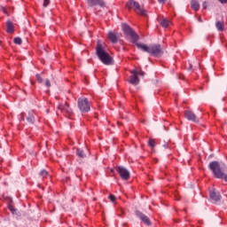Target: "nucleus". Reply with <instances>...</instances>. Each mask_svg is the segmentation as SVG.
I'll use <instances>...</instances> for the list:
<instances>
[{
    "label": "nucleus",
    "instance_id": "f257e3e1",
    "mask_svg": "<svg viewBox=\"0 0 227 227\" xmlns=\"http://www.w3.org/2000/svg\"><path fill=\"white\" fill-rule=\"evenodd\" d=\"M137 49L143 51L144 52H147L150 56H155L159 58V56H162V49H160V45L159 44H152L150 46L145 43H137Z\"/></svg>",
    "mask_w": 227,
    "mask_h": 227
},
{
    "label": "nucleus",
    "instance_id": "f03ea898",
    "mask_svg": "<svg viewBox=\"0 0 227 227\" xmlns=\"http://www.w3.org/2000/svg\"><path fill=\"white\" fill-rule=\"evenodd\" d=\"M97 56L99 58L100 61L104 63V65H113V58L107 53V51H104V48L100 44H98L96 48Z\"/></svg>",
    "mask_w": 227,
    "mask_h": 227
},
{
    "label": "nucleus",
    "instance_id": "7ed1b4c3",
    "mask_svg": "<svg viewBox=\"0 0 227 227\" xmlns=\"http://www.w3.org/2000/svg\"><path fill=\"white\" fill-rule=\"evenodd\" d=\"M122 31L126 35L128 38L130 39L131 43H137V40H139V35L130 27V26L127 24H122Z\"/></svg>",
    "mask_w": 227,
    "mask_h": 227
},
{
    "label": "nucleus",
    "instance_id": "20e7f679",
    "mask_svg": "<svg viewBox=\"0 0 227 227\" xmlns=\"http://www.w3.org/2000/svg\"><path fill=\"white\" fill-rule=\"evenodd\" d=\"M209 169L213 171L215 178H223L227 182V175H224L223 172L221 171V165L217 161H212L209 163Z\"/></svg>",
    "mask_w": 227,
    "mask_h": 227
},
{
    "label": "nucleus",
    "instance_id": "39448f33",
    "mask_svg": "<svg viewBox=\"0 0 227 227\" xmlns=\"http://www.w3.org/2000/svg\"><path fill=\"white\" fill-rule=\"evenodd\" d=\"M126 7L128 10H134L137 13V15H143V17H146V10H145L139 3L130 0L126 4Z\"/></svg>",
    "mask_w": 227,
    "mask_h": 227
},
{
    "label": "nucleus",
    "instance_id": "423d86ee",
    "mask_svg": "<svg viewBox=\"0 0 227 227\" xmlns=\"http://www.w3.org/2000/svg\"><path fill=\"white\" fill-rule=\"evenodd\" d=\"M130 74L131 75L129 76V82L134 86H137V84H139L138 75H141L142 77L145 76V71L143 70L133 69L130 71Z\"/></svg>",
    "mask_w": 227,
    "mask_h": 227
},
{
    "label": "nucleus",
    "instance_id": "0eeeda50",
    "mask_svg": "<svg viewBox=\"0 0 227 227\" xmlns=\"http://www.w3.org/2000/svg\"><path fill=\"white\" fill-rule=\"evenodd\" d=\"M78 107L81 111V113H90V101L88 98H80L78 99Z\"/></svg>",
    "mask_w": 227,
    "mask_h": 227
},
{
    "label": "nucleus",
    "instance_id": "6e6552de",
    "mask_svg": "<svg viewBox=\"0 0 227 227\" xmlns=\"http://www.w3.org/2000/svg\"><path fill=\"white\" fill-rule=\"evenodd\" d=\"M58 111H60V113L66 116H72L73 114L72 108H70V106H68L67 103L59 104L58 106Z\"/></svg>",
    "mask_w": 227,
    "mask_h": 227
},
{
    "label": "nucleus",
    "instance_id": "1a4fd4ad",
    "mask_svg": "<svg viewBox=\"0 0 227 227\" xmlns=\"http://www.w3.org/2000/svg\"><path fill=\"white\" fill-rule=\"evenodd\" d=\"M117 171L122 180H129V178H130V172H129L127 168L123 167H118Z\"/></svg>",
    "mask_w": 227,
    "mask_h": 227
},
{
    "label": "nucleus",
    "instance_id": "9d476101",
    "mask_svg": "<svg viewBox=\"0 0 227 227\" xmlns=\"http://www.w3.org/2000/svg\"><path fill=\"white\" fill-rule=\"evenodd\" d=\"M136 215H137V217H139L140 220L142 221V223H144V224H145L146 226H150V224H152V222L150 221V218H148V216H146L142 212L136 211Z\"/></svg>",
    "mask_w": 227,
    "mask_h": 227
},
{
    "label": "nucleus",
    "instance_id": "9b49d317",
    "mask_svg": "<svg viewBox=\"0 0 227 227\" xmlns=\"http://www.w3.org/2000/svg\"><path fill=\"white\" fill-rule=\"evenodd\" d=\"M184 117L190 121H194L195 123H198V121H200V120L192 111H185Z\"/></svg>",
    "mask_w": 227,
    "mask_h": 227
},
{
    "label": "nucleus",
    "instance_id": "f8f14e48",
    "mask_svg": "<svg viewBox=\"0 0 227 227\" xmlns=\"http://www.w3.org/2000/svg\"><path fill=\"white\" fill-rule=\"evenodd\" d=\"M209 196L213 201H219L221 200V194L215 189L210 190Z\"/></svg>",
    "mask_w": 227,
    "mask_h": 227
},
{
    "label": "nucleus",
    "instance_id": "ddd939ff",
    "mask_svg": "<svg viewBox=\"0 0 227 227\" xmlns=\"http://www.w3.org/2000/svg\"><path fill=\"white\" fill-rule=\"evenodd\" d=\"M89 6H101V8H104L106 6V3H104V0H88L87 1Z\"/></svg>",
    "mask_w": 227,
    "mask_h": 227
},
{
    "label": "nucleus",
    "instance_id": "4468645a",
    "mask_svg": "<svg viewBox=\"0 0 227 227\" xmlns=\"http://www.w3.org/2000/svg\"><path fill=\"white\" fill-rule=\"evenodd\" d=\"M191 8L194 12H198V10H200V2H198V0H192Z\"/></svg>",
    "mask_w": 227,
    "mask_h": 227
},
{
    "label": "nucleus",
    "instance_id": "2eb2a0df",
    "mask_svg": "<svg viewBox=\"0 0 227 227\" xmlns=\"http://www.w3.org/2000/svg\"><path fill=\"white\" fill-rule=\"evenodd\" d=\"M108 38L112 43H116L118 42V36L114 32L108 33Z\"/></svg>",
    "mask_w": 227,
    "mask_h": 227
},
{
    "label": "nucleus",
    "instance_id": "dca6fc26",
    "mask_svg": "<svg viewBox=\"0 0 227 227\" xmlns=\"http://www.w3.org/2000/svg\"><path fill=\"white\" fill-rule=\"evenodd\" d=\"M27 121H28V123H31V124L35 123V112L33 111L28 112Z\"/></svg>",
    "mask_w": 227,
    "mask_h": 227
},
{
    "label": "nucleus",
    "instance_id": "f3484780",
    "mask_svg": "<svg viewBox=\"0 0 227 227\" xmlns=\"http://www.w3.org/2000/svg\"><path fill=\"white\" fill-rule=\"evenodd\" d=\"M160 26H162L163 27H169V26H171V21L166 18H163L160 21Z\"/></svg>",
    "mask_w": 227,
    "mask_h": 227
},
{
    "label": "nucleus",
    "instance_id": "a211bd4d",
    "mask_svg": "<svg viewBox=\"0 0 227 227\" xmlns=\"http://www.w3.org/2000/svg\"><path fill=\"white\" fill-rule=\"evenodd\" d=\"M13 31H14L13 22L8 20L6 22V32L7 33H13Z\"/></svg>",
    "mask_w": 227,
    "mask_h": 227
},
{
    "label": "nucleus",
    "instance_id": "6ab92c4d",
    "mask_svg": "<svg viewBox=\"0 0 227 227\" xmlns=\"http://www.w3.org/2000/svg\"><path fill=\"white\" fill-rule=\"evenodd\" d=\"M215 27L217 31H224V22L221 20H217L215 23Z\"/></svg>",
    "mask_w": 227,
    "mask_h": 227
},
{
    "label": "nucleus",
    "instance_id": "aec40b11",
    "mask_svg": "<svg viewBox=\"0 0 227 227\" xmlns=\"http://www.w3.org/2000/svg\"><path fill=\"white\" fill-rule=\"evenodd\" d=\"M76 155H78V157H81L82 159H84V157H86L84 151H82L81 149H77Z\"/></svg>",
    "mask_w": 227,
    "mask_h": 227
},
{
    "label": "nucleus",
    "instance_id": "412c9836",
    "mask_svg": "<svg viewBox=\"0 0 227 227\" xmlns=\"http://www.w3.org/2000/svg\"><path fill=\"white\" fill-rule=\"evenodd\" d=\"M14 43L16 45H21L22 44V39L20 37H15L14 38Z\"/></svg>",
    "mask_w": 227,
    "mask_h": 227
},
{
    "label": "nucleus",
    "instance_id": "4be33fe9",
    "mask_svg": "<svg viewBox=\"0 0 227 227\" xmlns=\"http://www.w3.org/2000/svg\"><path fill=\"white\" fill-rule=\"evenodd\" d=\"M40 175L41 176H43V178H47V176H49V172H47L46 170H42Z\"/></svg>",
    "mask_w": 227,
    "mask_h": 227
},
{
    "label": "nucleus",
    "instance_id": "5701e85b",
    "mask_svg": "<svg viewBox=\"0 0 227 227\" xmlns=\"http://www.w3.org/2000/svg\"><path fill=\"white\" fill-rule=\"evenodd\" d=\"M148 145H149V146H151V148H154V146H155V140L150 138L149 142H148Z\"/></svg>",
    "mask_w": 227,
    "mask_h": 227
},
{
    "label": "nucleus",
    "instance_id": "b1692460",
    "mask_svg": "<svg viewBox=\"0 0 227 227\" xmlns=\"http://www.w3.org/2000/svg\"><path fill=\"white\" fill-rule=\"evenodd\" d=\"M35 77H36L38 82H41V83L43 82V79H42V76H40V74H36Z\"/></svg>",
    "mask_w": 227,
    "mask_h": 227
},
{
    "label": "nucleus",
    "instance_id": "393cba45",
    "mask_svg": "<svg viewBox=\"0 0 227 227\" xmlns=\"http://www.w3.org/2000/svg\"><path fill=\"white\" fill-rule=\"evenodd\" d=\"M109 200H110V201L114 202V201H116V197L112 194V195L109 196Z\"/></svg>",
    "mask_w": 227,
    "mask_h": 227
},
{
    "label": "nucleus",
    "instance_id": "a878e982",
    "mask_svg": "<svg viewBox=\"0 0 227 227\" xmlns=\"http://www.w3.org/2000/svg\"><path fill=\"white\" fill-rule=\"evenodd\" d=\"M51 3V0H43V6H49V4Z\"/></svg>",
    "mask_w": 227,
    "mask_h": 227
},
{
    "label": "nucleus",
    "instance_id": "bb28decb",
    "mask_svg": "<svg viewBox=\"0 0 227 227\" xmlns=\"http://www.w3.org/2000/svg\"><path fill=\"white\" fill-rule=\"evenodd\" d=\"M207 6H208V3L204 2V3L202 4L203 9H204V10H207Z\"/></svg>",
    "mask_w": 227,
    "mask_h": 227
},
{
    "label": "nucleus",
    "instance_id": "cd10ccee",
    "mask_svg": "<svg viewBox=\"0 0 227 227\" xmlns=\"http://www.w3.org/2000/svg\"><path fill=\"white\" fill-rule=\"evenodd\" d=\"M45 84H46L47 88H51V81L46 80Z\"/></svg>",
    "mask_w": 227,
    "mask_h": 227
},
{
    "label": "nucleus",
    "instance_id": "c85d7f7f",
    "mask_svg": "<svg viewBox=\"0 0 227 227\" xmlns=\"http://www.w3.org/2000/svg\"><path fill=\"white\" fill-rule=\"evenodd\" d=\"M26 115V114L22 113L20 115V120H22L24 121V116Z\"/></svg>",
    "mask_w": 227,
    "mask_h": 227
},
{
    "label": "nucleus",
    "instance_id": "c756f323",
    "mask_svg": "<svg viewBox=\"0 0 227 227\" xmlns=\"http://www.w3.org/2000/svg\"><path fill=\"white\" fill-rule=\"evenodd\" d=\"M221 3H222V4H226V3H227V0H219Z\"/></svg>",
    "mask_w": 227,
    "mask_h": 227
},
{
    "label": "nucleus",
    "instance_id": "7c9ffc66",
    "mask_svg": "<svg viewBox=\"0 0 227 227\" xmlns=\"http://www.w3.org/2000/svg\"><path fill=\"white\" fill-rule=\"evenodd\" d=\"M158 3H166V0H158Z\"/></svg>",
    "mask_w": 227,
    "mask_h": 227
},
{
    "label": "nucleus",
    "instance_id": "2f4dec72",
    "mask_svg": "<svg viewBox=\"0 0 227 227\" xmlns=\"http://www.w3.org/2000/svg\"><path fill=\"white\" fill-rule=\"evenodd\" d=\"M199 22H203V20H201V18L198 19Z\"/></svg>",
    "mask_w": 227,
    "mask_h": 227
},
{
    "label": "nucleus",
    "instance_id": "473e14b6",
    "mask_svg": "<svg viewBox=\"0 0 227 227\" xmlns=\"http://www.w3.org/2000/svg\"><path fill=\"white\" fill-rule=\"evenodd\" d=\"M4 10V12H5L6 13V9H3Z\"/></svg>",
    "mask_w": 227,
    "mask_h": 227
},
{
    "label": "nucleus",
    "instance_id": "72a5a7b5",
    "mask_svg": "<svg viewBox=\"0 0 227 227\" xmlns=\"http://www.w3.org/2000/svg\"><path fill=\"white\" fill-rule=\"evenodd\" d=\"M0 45H1V41H0Z\"/></svg>",
    "mask_w": 227,
    "mask_h": 227
}]
</instances>
